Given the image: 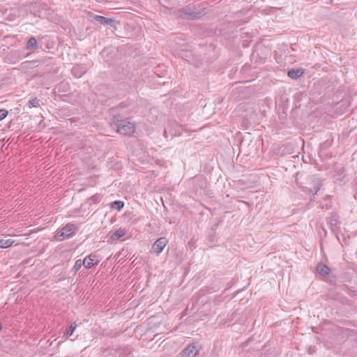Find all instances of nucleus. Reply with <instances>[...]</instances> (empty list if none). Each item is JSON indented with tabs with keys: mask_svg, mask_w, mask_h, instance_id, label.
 <instances>
[{
	"mask_svg": "<svg viewBox=\"0 0 357 357\" xmlns=\"http://www.w3.org/2000/svg\"><path fill=\"white\" fill-rule=\"evenodd\" d=\"M123 206L124 203L121 201H114L111 203V208L117 209L118 211H120L121 208H123Z\"/></svg>",
	"mask_w": 357,
	"mask_h": 357,
	"instance_id": "obj_16",
	"label": "nucleus"
},
{
	"mask_svg": "<svg viewBox=\"0 0 357 357\" xmlns=\"http://www.w3.org/2000/svg\"><path fill=\"white\" fill-rule=\"evenodd\" d=\"M8 114V112L6 109H0V121L5 119L7 116Z\"/></svg>",
	"mask_w": 357,
	"mask_h": 357,
	"instance_id": "obj_18",
	"label": "nucleus"
},
{
	"mask_svg": "<svg viewBox=\"0 0 357 357\" xmlns=\"http://www.w3.org/2000/svg\"><path fill=\"white\" fill-rule=\"evenodd\" d=\"M76 227L73 224H67L63 227L56 234L57 239L63 241L65 238H68L73 236L75 232Z\"/></svg>",
	"mask_w": 357,
	"mask_h": 357,
	"instance_id": "obj_2",
	"label": "nucleus"
},
{
	"mask_svg": "<svg viewBox=\"0 0 357 357\" xmlns=\"http://www.w3.org/2000/svg\"><path fill=\"white\" fill-rule=\"evenodd\" d=\"M112 129H116V132L123 135H131L135 130V125L125 119H116L111 123Z\"/></svg>",
	"mask_w": 357,
	"mask_h": 357,
	"instance_id": "obj_1",
	"label": "nucleus"
},
{
	"mask_svg": "<svg viewBox=\"0 0 357 357\" xmlns=\"http://www.w3.org/2000/svg\"><path fill=\"white\" fill-rule=\"evenodd\" d=\"M14 241L10 238L8 239H0V248H7L10 247Z\"/></svg>",
	"mask_w": 357,
	"mask_h": 357,
	"instance_id": "obj_15",
	"label": "nucleus"
},
{
	"mask_svg": "<svg viewBox=\"0 0 357 357\" xmlns=\"http://www.w3.org/2000/svg\"><path fill=\"white\" fill-rule=\"evenodd\" d=\"M320 190V187L319 186H317L315 188V192H314V195L317 193V192Z\"/></svg>",
	"mask_w": 357,
	"mask_h": 357,
	"instance_id": "obj_20",
	"label": "nucleus"
},
{
	"mask_svg": "<svg viewBox=\"0 0 357 357\" xmlns=\"http://www.w3.org/2000/svg\"><path fill=\"white\" fill-rule=\"evenodd\" d=\"M168 243V240L165 237H161L156 240L153 244L151 252L156 255H159Z\"/></svg>",
	"mask_w": 357,
	"mask_h": 357,
	"instance_id": "obj_3",
	"label": "nucleus"
},
{
	"mask_svg": "<svg viewBox=\"0 0 357 357\" xmlns=\"http://www.w3.org/2000/svg\"><path fill=\"white\" fill-rule=\"evenodd\" d=\"M317 270L320 275L324 276L328 275L330 273V268L326 265L321 264L317 265Z\"/></svg>",
	"mask_w": 357,
	"mask_h": 357,
	"instance_id": "obj_11",
	"label": "nucleus"
},
{
	"mask_svg": "<svg viewBox=\"0 0 357 357\" xmlns=\"http://www.w3.org/2000/svg\"><path fill=\"white\" fill-rule=\"evenodd\" d=\"M98 199H99V195H93V197H91V199L93 202H96L98 201Z\"/></svg>",
	"mask_w": 357,
	"mask_h": 357,
	"instance_id": "obj_19",
	"label": "nucleus"
},
{
	"mask_svg": "<svg viewBox=\"0 0 357 357\" xmlns=\"http://www.w3.org/2000/svg\"><path fill=\"white\" fill-rule=\"evenodd\" d=\"M304 73V70L301 68L291 69L288 71L287 75L294 79H296L301 77Z\"/></svg>",
	"mask_w": 357,
	"mask_h": 357,
	"instance_id": "obj_8",
	"label": "nucleus"
},
{
	"mask_svg": "<svg viewBox=\"0 0 357 357\" xmlns=\"http://www.w3.org/2000/svg\"><path fill=\"white\" fill-rule=\"evenodd\" d=\"M82 261L83 266L86 268H90L97 264L96 256L95 255L91 254L85 257Z\"/></svg>",
	"mask_w": 357,
	"mask_h": 357,
	"instance_id": "obj_7",
	"label": "nucleus"
},
{
	"mask_svg": "<svg viewBox=\"0 0 357 357\" xmlns=\"http://www.w3.org/2000/svg\"><path fill=\"white\" fill-rule=\"evenodd\" d=\"M94 20L101 24H109L111 26H112L114 22L113 19L106 18L105 17L100 15H96L94 17Z\"/></svg>",
	"mask_w": 357,
	"mask_h": 357,
	"instance_id": "obj_9",
	"label": "nucleus"
},
{
	"mask_svg": "<svg viewBox=\"0 0 357 357\" xmlns=\"http://www.w3.org/2000/svg\"><path fill=\"white\" fill-rule=\"evenodd\" d=\"M40 100L37 98H32L29 100L26 105L29 109L32 107H40Z\"/></svg>",
	"mask_w": 357,
	"mask_h": 357,
	"instance_id": "obj_13",
	"label": "nucleus"
},
{
	"mask_svg": "<svg viewBox=\"0 0 357 357\" xmlns=\"http://www.w3.org/2000/svg\"><path fill=\"white\" fill-rule=\"evenodd\" d=\"M202 13L196 12L192 8L186 6L180 11V15L182 17H186L188 19H196L199 18Z\"/></svg>",
	"mask_w": 357,
	"mask_h": 357,
	"instance_id": "obj_4",
	"label": "nucleus"
},
{
	"mask_svg": "<svg viewBox=\"0 0 357 357\" xmlns=\"http://www.w3.org/2000/svg\"><path fill=\"white\" fill-rule=\"evenodd\" d=\"M87 68L84 65H76L72 68V73L75 77H81L86 72Z\"/></svg>",
	"mask_w": 357,
	"mask_h": 357,
	"instance_id": "obj_6",
	"label": "nucleus"
},
{
	"mask_svg": "<svg viewBox=\"0 0 357 357\" xmlns=\"http://www.w3.org/2000/svg\"><path fill=\"white\" fill-rule=\"evenodd\" d=\"M37 40L35 38H31L26 44V49L29 50H33L36 48Z\"/></svg>",
	"mask_w": 357,
	"mask_h": 357,
	"instance_id": "obj_14",
	"label": "nucleus"
},
{
	"mask_svg": "<svg viewBox=\"0 0 357 357\" xmlns=\"http://www.w3.org/2000/svg\"><path fill=\"white\" fill-rule=\"evenodd\" d=\"M126 234V229L125 228H119L111 235L110 238L113 241H118L121 237L125 236Z\"/></svg>",
	"mask_w": 357,
	"mask_h": 357,
	"instance_id": "obj_10",
	"label": "nucleus"
},
{
	"mask_svg": "<svg viewBox=\"0 0 357 357\" xmlns=\"http://www.w3.org/2000/svg\"><path fill=\"white\" fill-rule=\"evenodd\" d=\"M200 347L197 344H191L188 347L182 351L181 353L182 357H195L199 351Z\"/></svg>",
	"mask_w": 357,
	"mask_h": 357,
	"instance_id": "obj_5",
	"label": "nucleus"
},
{
	"mask_svg": "<svg viewBox=\"0 0 357 357\" xmlns=\"http://www.w3.org/2000/svg\"><path fill=\"white\" fill-rule=\"evenodd\" d=\"M164 136H165V137H167V131H166V130H165V131H164Z\"/></svg>",
	"mask_w": 357,
	"mask_h": 357,
	"instance_id": "obj_21",
	"label": "nucleus"
},
{
	"mask_svg": "<svg viewBox=\"0 0 357 357\" xmlns=\"http://www.w3.org/2000/svg\"><path fill=\"white\" fill-rule=\"evenodd\" d=\"M82 263L83 261L81 259H77L75 261L74 266L73 267L72 271L74 272V273H76L83 266Z\"/></svg>",
	"mask_w": 357,
	"mask_h": 357,
	"instance_id": "obj_17",
	"label": "nucleus"
},
{
	"mask_svg": "<svg viewBox=\"0 0 357 357\" xmlns=\"http://www.w3.org/2000/svg\"><path fill=\"white\" fill-rule=\"evenodd\" d=\"M76 328L77 324L75 322L71 324L70 327L68 329H66V332L64 333L63 337L66 339L68 338L70 336L73 335Z\"/></svg>",
	"mask_w": 357,
	"mask_h": 357,
	"instance_id": "obj_12",
	"label": "nucleus"
}]
</instances>
